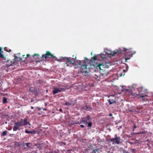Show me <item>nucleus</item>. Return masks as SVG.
Returning a JSON list of instances; mask_svg holds the SVG:
<instances>
[{
	"label": "nucleus",
	"mask_w": 153,
	"mask_h": 153,
	"mask_svg": "<svg viewBox=\"0 0 153 153\" xmlns=\"http://www.w3.org/2000/svg\"><path fill=\"white\" fill-rule=\"evenodd\" d=\"M64 57H63L62 59H57V60L59 62H62V61H63V58Z\"/></svg>",
	"instance_id": "7c9ffc66"
},
{
	"label": "nucleus",
	"mask_w": 153,
	"mask_h": 153,
	"mask_svg": "<svg viewBox=\"0 0 153 153\" xmlns=\"http://www.w3.org/2000/svg\"><path fill=\"white\" fill-rule=\"evenodd\" d=\"M22 56L23 57H24L25 58V55H23Z\"/></svg>",
	"instance_id": "49530a36"
},
{
	"label": "nucleus",
	"mask_w": 153,
	"mask_h": 153,
	"mask_svg": "<svg viewBox=\"0 0 153 153\" xmlns=\"http://www.w3.org/2000/svg\"><path fill=\"white\" fill-rule=\"evenodd\" d=\"M73 57L74 56V55H73Z\"/></svg>",
	"instance_id": "864d4df0"
},
{
	"label": "nucleus",
	"mask_w": 153,
	"mask_h": 153,
	"mask_svg": "<svg viewBox=\"0 0 153 153\" xmlns=\"http://www.w3.org/2000/svg\"><path fill=\"white\" fill-rule=\"evenodd\" d=\"M84 109H87L88 110H89V111L90 110H91L92 109V107H90L88 106V105H85L84 106Z\"/></svg>",
	"instance_id": "dca6fc26"
},
{
	"label": "nucleus",
	"mask_w": 153,
	"mask_h": 153,
	"mask_svg": "<svg viewBox=\"0 0 153 153\" xmlns=\"http://www.w3.org/2000/svg\"><path fill=\"white\" fill-rule=\"evenodd\" d=\"M3 102L4 103H6L7 102V99L6 98L4 97L3 100Z\"/></svg>",
	"instance_id": "aec40b11"
},
{
	"label": "nucleus",
	"mask_w": 153,
	"mask_h": 153,
	"mask_svg": "<svg viewBox=\"0 0 153 153\" xmlns=\"http://www.w3.org/2000/svg\"><path fill=\"white\" fill-rule=\"evenodd\" d=\"M123 71H124V72H125V71H125V70H124H124H123Z\"/></svg>",
	"instance_id": "de8ad7c7"
},
{
	"label": "nucleus",
	"mask_w": 153,
	"mask_h": 153,
	"mask_svg": "<svg viewBox=\"0 0 153 153\" xmlns=\"http://www.w3.org/2000/svg\"><path fill=\"white\" fill-rule=\"evenodd\" d=\"M25 145L27 147H28L29 148H31L32 143H25Z\"/></svg>",
	"instance_id": "f3484780"
},
{
	"label": "nucleus",
	"mask_w": 153,
	"mask_h": 153,
	"mask_svg": "<svg viewBox=\"0 0 153 153\" xmlns=\"http://www.w3.org/2000/svg\"><path fill=\"white\" fill-rule=\"evenodd\" d=\"M23 120L22 119H21L20 121L15 122L14 123L15 125L13 127V131H16L18 130H20V129L19 127L23 126Z\"/></svg>",
	"instance_id": "20e7f679"
},
{
	"label": "nucleus",
	"mask_w": 153,
	"mask_h": 153,
	"mask_svg": "<svg viewBox=\"0 0 153 153\" xmlns=\"http://www.w3.org/2000/svg\"><path fill=\"white\" fill-rule=\"evenodd\" d=\"M15 146L16 147H18L20 146L21 145V144H20V143L19 142H15Z\"/></svg>",
	"instance_id": "412c9836"
},
{
	"label": "nucleus",
	"mask_w": 153,
	"mask_h": 153,
	"mask_svg": "<svg viewBox=\"0 0 153 153\" xmlns=\"http://www.w3.org/2000/svg\"><path fill=\"white\" fill-rule=\"evenodd\" d=\"M109 141L110 142H112L113 144H119L122 143V140L120 137H117L116 134L114 135V138L110 139Z\"/></svg>",
	"instance_id": "7ed1b4c3"
},
{
	"label": "nucleus",
	"mask_w": 153,
	"mask_h": 153,
	"mask_svg": "<svg viewBox=\"0 0 153 153\" xmlns=\"http://www.w3.org/2000/svg\"><path fill=\"white\" fill-rule=\"evenodd\" d=\"M131 151L133 152V153H135V149H131Z\"/></svg>",
	"instance_id": "c756f323"
},
{
	"label": "nucleus",
	"mask_w": 153,
	"mask_h": 153,
	"mask_svg": "<svg viewBox=\"0 0 153 153\" xmlns=\"http://www.w3.org/2000/svg\"><path fill=\"white\" fill-rule=\"evenodd\" d=\"M145 133V131H140L139 132H138V133H136V134H144Z\"/></svg>",
	"instance_id": "cd10ccee"
},
{
	"label": "nucleus",
	"mask_w": 153,
	"mask_h": 153,
	"mask_svg": "<svg viewBox=\"0 0 153 153\" xmlns=\"http://www.w3.org/2000/svg\"><path fill=\"white\" fill-rule=\"evenodd\" d=\"M113 153L112 152V153Z\"/></svg>",
	"instance_id": "5fc2aeb1"
},
{
	"label": "nucleus",
	"mask_w": 153,
	"mask_h": 153,
	"mask_svg": "<svg viewBox=\"0 0 153 153\" xmlns=\"http://www.w3.org/2000/svg\"><path fill=\"white\" fill-rule=\"evenodd\" d=\"M56 57L53 56L49 51H47L46 53L43 54L42 57V59L43 60H45L47 58H52L55 59Z\"/></svg>",
	"instance_id": "423d86ee"
},
{
	"label": "nucleus",
	"mask_w": 153,
	"mask_h": 153,
	"mask_svg": "<svg viewBox=\"0 0 153 153\" xmlns=\"http://www.w3.org/2000/svg\"><path fill=\"white\" fill-rule=\"evenodd\" d=\"M31 108L32 109H33V106H31Z\"/></svg>",
	"instance_id": "37998d69"
},
{
	"label": "nucleus",
	"mask_w": 153,
	"mask_h": 153,
	"mask_svg": "<svg viewBox=\"0 0 153 153\" xmlns=\"http://www.w3.org/2000/svg\"><path fill=\"white\" fill-rule=\"evenodd\" d=\"M126 90H127V91H128V89H127V90L126 89Z\"/></svg>",
	"instance_id": "3c124183"
},
{
	"label": "nucleus",
	"mask_w": 153,
	"mask_h": 153,
	"mask_svg": "<svg viewBox=\"0 0 153 153\" xmlns=\"http://www.w3.org/2000/svg\"><path fill=\"white\" fill-rule=\"evenodd\" d=\"M144 101H145V100H146V99H145V98H144Z\"/></svg>",
	"instance_id": "09e8293b"
},
{
	"label": "nucleus",
	"mask_w": 153,
	"mask_h": 153,
	"mask_svg": "<svg viewBox=\"0 0 153 153\" xmlns=\"http://www.w3.org/2000/svg\"><path fill=\"white\" fill-rule=\"evenodd\" d=\"M124 50H121L120 49L119 50L116 51H111L109 54L114 56L116 54H118L120 53H125L126 56H128V57H126L125 58L126 62L127 60L129 59L134 54L135 52H133L131 51V49H128L125 48H123Z\"/></svg>",
	"instance_id": "f03ea898"
},
{
	"label": "nucleus",
	"mask_w": 153,
	"mask_h": 153,
	"mask_svg": "<svg viewBox=\"0 0 153 153\" xmlns=\"http://www.w3.org/2000/svg\"><path fill=\"white\" fill-rule=\"evenodd\" d=\"M100 74L102 76H107L109 74V72L107 70V69H105L103 70H102L100 72Z\"/></svg>",
	"instance_id": "9b49d317"
},
{
	"label": "nucleus",
	"mask_w": 153,
	"mask_h": 153,
	"mask_svg": "<svg viewBox=\"0 0 153 153\" xmlns=\"http://www.w3.org/2000/svg\"><path fill=\"white\" fill-rule=\"evenodd\" d=\"M30 56V55L27 54V57H25V58L26 59V58H27L29 57Z\"/></svg>",
	"instance_id": "72a5a7b5"
},
{
	"label": "nucleus",
	"mask_w": 153,
	"mask_h": 153,
	"mask_svg": "<svg viewBox=\"0 0 153 153\" xmlns=\"http://www.w3.org/2000/svg\"><path fill=\"white\" fill-rule=\"evenodd\" d=\"M100 56L101 57H102V59H103L105 58V55L103 54H101L100 55Z\"/></svg>",
	"instance_id": "bb28decb"
},
{
	"label": "nucleus",
	"mask_w": 153,
	"mask_h": 153,
	"mask_svg": "<svg viewBox=\"0 0 153 153\" xmlns=\"http://www.w3.org/2000/svg\"><path fill=\"white\" fill-rule=\"evenodd\" d=\"M92 126V123L91 122H89L88 124V126L91 128Z\"/></svg>",
	"instance_id": "393cba45"
},
{
	"label": "nucleus",
	"mask_w": 153,
	"mask_h": 153,
	"mask_svg": "<svg viewBox=\"0 0 153 153\" xmlns=\"http://www.w3.org/2000/svg\"><path fill=\"white\" fill-rule=\"evenodd\" d=\"M33 101H34V100L32 99V100H31L30 102H33Z\"/></svg>",
	"instance_id": "ea45409f"
},
{
	"label": "nucleus",
	"mask_w": 153,
	"mask_h": 153,
	"mask_svg": "<svg viewBox=\"0 0 153 153\" xmlns=\"http://www.w3.org/2000/svg\"><path fill=\"white\" fill-rule=\"evenodd\" d=\"M10 63V64H7L8 67L14 65L15 62H12L11 61Z\"/></svg>",
	"instance_id": "4be33fe9"
},
{
	"label": "nucleus",
	"mask_w": 153,
	"mask_h": 153,
	"mask_svg": "<svg viewBox=\"0 0 153 153\" xmlns=\"http://www.w3.org/2000/svg\"><path fill=\"white\" fill-rule=\"evenodd\" d=\"M18 58H19L17 56H15V57H14V59H17Z\"/></svg>",
	"instance_id": "c9c22d12"
},
{
	"label": "nucleus",
	"mask_w": 153,
	"mask_h": 153,
	"mask_svg": "<svg viewBox=\"0 0 153 153\" xmlns=\"http://www.w3.org/2000/svg\"><path fill=\"white\" fill-rule=\"evenodd\" d=\"M7 131H4L1 134V135L2 136H5L7 134Z\"/></svg>",
	"instance_id": "6ab92c4d"
},
{
	"label": "nucleus",
	"mask_w": 153,
	"mask_h": 153,
	"mask_svg": "<svg viewBox=\"0 0 153 153\" xmlns=\"http://www.w3.org/2000/svg\"><path fill=\"white\" fill-rule=\"evenodd\" d=\"M94 66H95L96 65H94ZM96 68L97 70L98 71H99L100 72L102 70H104V69H105V67L104 65H103L102 64L100 63H98L97 64V65L96 66Z\"/></svg>",
	"instance_id": "6e6552de"
},
{
	"label": "nucleus",
	"mask_w": 153,
	"mask_h": 153,
	"mask_svg": "<svg viewBox=\"0 0 153 153\" xmlns=\"http://www.w3.org/2000/svg\"><path fill=\"white\" fill-rule=\"evenodd\" d=\"M63 144H64V145H65V143L64 142H62Z\"/></svg>",
	"instance_id": "a19ab883"
},
{
	"label": "nucleus",
	"mask_w": 153,
	"mask_h": 153,
	"mask_svg": "<svg viewBox=\"0 0 153 153\" xmlns=\"http://www.w3.org/2000/svg\"><path fill=\"white\" fill-rule=\"evenodd\" d=\"M112 115V114H109V116H111Z\"/></svg>",
	"instance_id": "79ce46f5"
},
{
	"label": "nucleus",
	"mask_w": 153,
	"mask_h": 153,
	"mask_svg": "<svg viewBox=\"0 0 153 153\" xmlns=\"http://www.w3.org/2000/svg\"><path fill=\"white\" fill-rule=\"evenodd\" d=\"M59 88H61V87H63L64 88V87H65V86H63V85H59Z\"/></svg>",
	"instance_id": "473e14b6"
},
{
	"label": "nucleus",
	"mask_w": 153,
	"mask_h": 153,
	"mask_svg": "<svg viewBox=\"0 0 153 153\" xmlns=\"http://www.w3.org/2000/svg\"><path fill=\"white\" fill-rule=\"evenodd\" d=\"M80 126L81 128H84V126L83 125H80Z\"/></svg>",
	"instance_id": "4c0bfd02"
},
{
	"label": "nucleus",
	"mask_w": 153,
	"mask_h": 153,
	"mask_svg": "<svg viewBox=\"0 0 153 153\" xmlns=\"http://www.w3.org/2000/svg\"><path fill=\"white\" fill-rule=\"evenodd\" d=\"M36 108L38 109L39 111L41 109V108H40L37 107Z\"/></svg>",
	"instance_id": "e433bc0d"
},
{
	"label": "nucleus",
	"mask_w": 153,
	"mask_h": 153,
	"mask_svg": "<svg viewBox=\"0 0 153 153\" xmlns=\"http://www.w3.org/2000/svg\"><path fill=\"white\" fill-rule=\"evenodd\" d=\"M23 126L27 125V124H28L29 126H30V123L27 122V119H25L24 120H23Z\"/></svg>",
	"instance_id": "ddd939ff"
},
{
	"label": "nucleus",
	"mask_w": 153,
	"mask_h": 153,
	"mask_svg": "<svg viewBox=\"0 0 153 153\" xmlns=\"http://www.w3.org/2000/svg\"><path fill=\"white\" fill-rule=\"evenodd\" d=\"M2 52V49L0 48V57H4V55L1 53Z\"/></svg>",
	"instance_id": "5701e85b"
},
{
	"label": "nucleus",
	"mask_w": 153,
	"mask_h": 153,
	"mask_svg": "<svg viewBox=\"0 0 153 153\" xmlns=\"http://www.w3.org/2000/svg\"><path fill=\"white\" fill-rule=\"evenodd\" d=\"M37 89L35 87H30L29 90V91L32 92H36L37 91Z\"/></svg>",
	"instance_id": "4468645a"
},
{
	"label": "nucleus",
	"mask_w": 153,
	"mask_h": 153,
	"mask_svg": "<svg viewBox=\"0 0 153 153\" xmlns=\"http://www.w3.org/2000/svg\"><path fill=\"white\" fill-rule=\"evenodd\" d=\"M136 95L139 98H143L147 96L146 94L145 90L143 88H141L139 90L138 93L136 94Z\"/></svg>",
	"instance_id": "39448f33"
},
{
	"label": "nucleus",
	"mask_w": 153,
	"mask_h": 153,
	"mask_svg": "<svg viewBox=\"0 0 153 153\" xmlns=\"http://www.w3.org/2000/svg\"><path fill=\"white\" fill-rule=\"evenodd\" d=\"M110 97V99L108 100V102L110 105L116 102V97L114 95L109 96Z\"/></svg>",
	"instance_id": "9d476101"
},
{
	"label": "nucleus",
	"mask_w": 153,
	"mask_h": 153,
	"mask_svg": "<svg viewBox=\"0 0 153 153\" xmlns=\"http://www.w3.org/2000/svg\"><path fill=\"white\" fill-rule=\"evenodd\" d=\"M33 57L35 59V61L36 62H39L40 61V58L39 55L35 54L33 55Z\"/></svg>",
	"instance_id": "f8f14e48"
},
{
	"label": "nucleus",
	"mask_w": 153,
	"mask_h": 153,
	"mask_svg": "<svg viewBox=\"0 0 153 153\" xmlns=\"http://www.w3.org/2000/svg\"><path fill=\"white\" fill-rule=\"evenodd\" d=\"M125 75V74L124 73L123 75L124 76Z\"/></svg>",
	"instance_id": "8fccbe9b"
},
{
	"label": "nucleus",
	"mask_w": 153,
	"mask_h": 153,
	"mask_svg": "<svg viewBox=\"0 0 153 153\" xmlns=\"http://www.w3.org/2000/svg\"><path fill=\"white\" fill-rule=\"evenodd\" d=\"M91 153H99V149H93L92 152Z\"/></svg>",
	"instance_id": "a211bd4d"
},
{
	"label": "nucleus",
	"mask_w": 153,
	"mask_h": 153,
	"mask_svg": "<svg viewBox=\"0 0 153 153\" xmlns=\"http://www.w3.org/2000/svg\"><path fill=\"white\" fill-rule=\"evenodd\" d=\"M59 111L61 112H63V111H62V109L61 108H60L59 109Z\"/></svg>",
	"instance_id": "58836bf2"
},
{
	"label": "nucleus",
	"mask_w": 153,
	"mask_h": 153,
	"mask_svg": "<svg viewBox=\"0 0 153 153\" xmlns=\"http://www.w3.org/2000/svg\"><path fill=\"white\" fill-rule=\"evenodd\" d=\"M30 131H29L27 130H25V132L26 133L29 134L30 133Z\"/></svg>",
	"instance_id": "2f4dec72"
},
{
	"label": "nucleus",
	"mask_w": 153,
	"mask_h": 153,
	"mask_svg": "<svg viewBox=\"0 0 153 153\" xmlns=\"http://www.w3.org/2000/svg\"><path fill=\"white\" fill-rule=\"evenodd\" d=\"M71 104V103H70L69 102H67V101L65 102V103L64 104V105H67V106L70 105Z\"/></svg>",
	"instance_id": "b1692460"
},
{
	"label": "nucleus",
	"mask_w": 153,
	"mask_h": 153,
	"mask_svg": "<svg viewBox=\"0 0 153 153\" xmlns=\"http://www.w3.org/2000/svg\"><path fill=\"white\" fill-rule=\"evenodd\" d=\"M65 88H54L53 91V94L54 95L58 93L59 92L64 91L65 90Z\"/></svg>",
	"instance_id": "1a4fd4ad"
},
{
	"label": "nucleus",
	"mask_w": 153,
	"mask_h": 153,
	"mask_svg": "<svg viewBox=\"0 0 153 153\" xmlns=\"http://www.w3.org/2000/svg\"><path fill=\"white\" fill-rule=\"evenodd\" d=\"M6 48H4V50L7 51H8L7 50H6Z\"/></svg>",
	"instance_id": "a18cd8bd"
},
{
	"label": "nucleus",
	"mask_w": 153,
	"mask_h": 153,
	"mask_svg": "<svg viewBox=\"0 0 153 153\" xmlns=\"http://www.w3.org/2000/svg\"><path fill=\"white\" fill-rule=\"evenodd\" d=\"M36 131L35 130H33L32 131H30V133L31 134H34L36 133Z\"/></svg>",
	"instance_id": "c85d7f7f"
},
{
	"label": "nucleus",
	"mask_w": 153,
	"mask_h": 153,
	"mask_svg": "<svg viewBox=\"0 0 153 153\" xmlns=\"http://www.w3.org/2000/svg\"><path fill=\"white\" fill-rule=\"evenodd\" d=\"M91 117L89 115H87L85 117H82L81 118L80 120L81 121V123H83L87 125L88 122L90 120Z\"/></svg>",
	"instance_id": "0eeeda50"
},
{
	"label": "nucleus",
	"mask_w": 153,
	"mask_h": 153,
	"mask_svg": "<svg viewBox=\"0 0 153 153\" xmlns=\"http://www.w3.org/2000/svg\"><path fill=\"white\" fill-rule=\"evenodd\" d=\"M10 51H11V50H10Z\"/></svg>",
	"instance_id": "603ef678"
},
{
	"label": "nucleus",
	"mask_w": 153,
	"mask_h": 153,
	"mask_svg": "<svg viewBox=\"0 0 153 153\" xmlns=\"http://www.w3.org/2000/svg\"><path fill=\"white\" fill-rule=\"evenodd\" d=\"M43 110H45V111H46L47 109H46V108H44V109H43Z\"/></svg>",
	"instance_id": "c03bdc74"
},
{
	"label": "nucleus",
	"mask_w": 153,
	"mask_h": 153,
	"mask_svg": "<svg viewBox=\"0 0 153 153\" xmlns=\"http://www.w3.org/2000/svg\"><path fill=\"white\" fill-rule=\"evenodd\" d=\"M111 63L110 62H106L105 65H104L105 68V69H108L110 66H111Z\"/></svg>",
	"instance_id": "2eb2a0df"
},
{
	"label": "nucleus",
	"mask_w": 153,
	"mask_h": 153,
	"mask_svg": "<svg viewBox=\"0 0 153 153\" xmlns=\"http://www.w3.org/2000/svg\"><path fill=\"white\" fill-rule=\"evenodd\" d=\"M76 59V57L71 58V57H64L63 58V61L66 63V65L68 67H71L73 66H74L75 68H81V71L82 73H85L86 74H88V71H87V69L88 71L90 68L88 64L90 65L93 63V61L91 60H89V59L87 58H85V61L83 64L81 62L80 60L77 61V64H74L75 60Z\"/></svg>",
	"instance_id": "f257e3e1"
},
{
	"label": "nucleus",
	"mask_w": 153,
	"mask_h": 153,
	"mask_svg": "<svg viewBox=\"0 0 153 153\" xmlns=\"http://www.w3.org/2000/svg\"><path fill=\"white\" fill-rule=\"evenodd\" d=\"M137 127V126H136V125H135V124H134V129H135V128H136Z\"/></svg>",
	"instance_id": "f704fd0d"
},
{
	"label": "nucleus",
	"mask_w": 153,
	"mask_h": 153,
	"mask_svg": "<svg viewBox=\"0 0 153 153\" xmlns=\"http://www.w3.org/2000/svg\"><path fill=\"white\" fill-rule=\"evenodd\" d=\"M91 59L94 60V61H95L97 60V56H94V57L91 58Z\"/></svg>",
	"instance_id": "a878e982"
}]
</instances>
